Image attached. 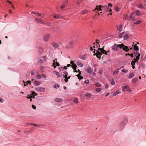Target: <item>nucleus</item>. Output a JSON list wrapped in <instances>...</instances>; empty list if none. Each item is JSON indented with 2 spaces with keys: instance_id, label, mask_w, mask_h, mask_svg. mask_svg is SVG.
Returning <instances> with one entry per match:
<instances>
[{
  "instance_id": "2f4dec72",
  "label": "nucleus",
  "mask_w": 146,
  "mask_h": 146,
  "mask_svg": "<svg viewBox=\"0 0 146 146\" xmlns=\"http://www.w3.org/2000/svg\"><path fill=\"white\" fill-rule=\"evenodd\" d=\"M135 12L136 15L138 16L141 13L140 11L137 10H136L135 11Z\"/></svg>"
},
{
  "instance_id": "b1692460",
  "label": "nucleus",
  "mask_w": 146,
  "mask_h": 146,
  "mask_svg": "<svg viewBox=\"0 0 146 146\" xmlns=\"http://www.w3.org/2000/svg\"><path fill=\"white\" fill-rule=\"evenodd\" d=\"M138 60H136V59L135 58H134L133 59V60L131 62V64L132 66H133V65H135V62H137Z\"/></svg>"
},
{
  "instance_id": "39448f33",
  "label": "nucleus",
  "mask_w": 146,
  "mask_h": 146,
  "mask_svg": "<svg viewBox=\"0 0 146 146\" xmlns=\"http://www.w3.org/2000/svg\"><path fill=\"white\" fill-rule=\"evenodd\" d=\"M102 6L99 5V6H97L95 8V9L94 10V11H95L96 12H97L98 11H101L103 9L102 7Z\"/></svg>"
},
{
  "instance_id": "052dcab7",
  "label": "nucleus",
  "mask_w": 146,
  "mask_h": 146,
  "mask_svg": "<svg viewBox=\"0 0 146 146\" xmlns=\"http://www.w3.org/2000/svg\"><path fill=\"white\" fill-rule=\"evenodd\" d=\"M112 81L111 82V84L112 85H113L115 84V82L112 79Z\"/></svg>"
},
{
  "instance_id": "58836bf2",
  "label": "nucleus",
  "mask_w": 146,
  "mask_h": 146,
  "mask_svg": "<svg viewBox=\"0 0 146 146\" xmlns=\"http://www.w3.org/2000/svg\"><path fill=\"white\" fill-rule=\"evenodd\" d=\"M95 86L98 87H100L101 86V85L100 84L98 83H96L95 84Z\"/></svg>"
},
{
  "instance_id": "f3484780",
  "label": "nucleus",
  "mask_w": 146,
  "mask_h": 146,
  "mask_svg": "<svg viewBox=\"0 0 146 146\" xmlns=\"http://www.w3.org/2000/svg\"><path fill=\"white\" fill-rule=\"evenodd\" d=\"M138 80V79L136 77H135L131 81L133 84H134L136 83Z\"/></svg>"
},
{
  "instance_id": "680f3d73",
  "label": "nucleus",
  "mask_w": 146,
  "mask_h": 146,
  "mask_svg": "<svg viewBox=\"0 0 146 146\" xmlns=\"http://www.w3.org/2000/svg\"><path fill=\"white\" fill-rule=\"evenodd\" d=\"M61 69H62V68H64L65 70H66L67 69V66H64V67H61Z\"/></svg>"
},
{
  "instance_id": "6e6d98bb",
  "label": "nucleus",
  "mask_w": 146,
  "mask_h": 146,
  "mask_svg": "<svg viewBox=\"0 0 146 146\" xmlns=\"http://www.w3.org/2000/svg\"><path fill=\"white\" fill-rule=\"evenodd\" d=\"M31 74L32 75L35 74V72L33 70H31Z\"/></svg>"
},
{
  "instance_id": "c756f323",
  "label": "nucleus",
  "mask_w": 146,
  "mask_h": 146,
  "mask_svg": "<svg viewBox=\"0 0 146 146\" xmlns=\"http://www.w3.org/2000/svg\"><path fill=\"white\" fill-rule=\"evenodd\" d=\"M114 10L118 12L119 11V8L118 7L115 6L114 7Z\"/></svg>"
},
{
  "instance_id": "774afa93",
  "label": "nucleus",
  "mask_w": 146,
  "mask_h": 146,
  "mask_svg": "<svg viewBox=\"0 0 146 146\" xmlns=\"http://www.w3.org/2000/svg\"><path fill=\"white\" fill-rule=\"evenodd\" d=\"M83 78V76H80L78 78H79L80 79V80L82 79Z\"/></svg>"
},
{
  "instance_id": "473e14b6",
  "label": "nucleus",
  "mask_w": 146,
  "mask_h": 146,
  "mask_svg": "<svg viewBox=\"0 0 146 146\" xmlns=\"http://www.w3.org/2000/svg\"><path fill=\"white\" fill-rule=\"evenodd\" d=\"M64 78H65L64 81L66 82H67L68 81V77L67 76H63Z\"/></svg>"
},
{
  "instance_id": "9b49d317",
  "label": "nucleus",
  "mask_w": 146,
  "mask_h": 146,
  "mask_svg": "<svg viewBox=\"0 0 146 146\" xmlns=\"http://www.w3.org/2000/svg\"><path fill=\"white\" fill-rule=\"evenodd\" d=\"M35 20L36 21V22L37 23H40L41 24H43L44 23L42 20L40 19H35Z\"/></svg>"
},
{
  "instance_id": "cd10ccee",
  "label": "nucleus",
  "mask_w": 146,
  "mask_h": 146,
  "mask_svg": "<svg viewBox=\"0 0 146 146\" xmlns=\"http://www.w3.org/2000/svg\"><path fill=\"white\" fill-rule=\"evenodd\" d=\"M74 102L76 104H78V99L77 98H75L73 99Z\"/></svg>"
},
{
  "instance_id": "0e129e2a",
  "label": "nucleus",
  "mask_w": 146,
  "mask_h": 146,
  "mask_svg": "<svg viewBox=\"0 0 146 146\" xmlns=\"http://www.w3.org/2000/svg\"><path fill=\"white\" fill-rule=\"evenodd\" d=\"M37 95V94H36L34 92V91H33L32 92V95Z\"/></svg>"
},
{
  "instance_id": "ea45409f",
  "label": "nucleus",
  "mask_w": 146,
  "mask_h": 146,
  "mask_svg": "<svg viewBox=\"0 0 146 146\" xmlns=\"http://www.w3.org/2000/svg\"><path fill=\"white\" fill-rule=\"evenodd\" d=\"M69 44L70 45V47H72L73 45V42H70L69 43Z\"/></svg>"
},
{
  "instance_id": "f8f14e48",
  "label": "nucleus",
  "mask_w": 146,
  "mask_h": 146,
  "mask_svg": "<svg viewBox=\"0 0 146 146\" xmlns=\"http://www.w3.org/2000/svg\"><path fill=\"white\" fill-rule=\"evenodd\" d=\"M50 37V35L48 34H46L44 35V40L46 41H47Z\"/></svg>"
},
{
  "instance_id": "6ab92c4d",
  "label": "nucleus",
  "mask_w": 146,
  "mask_h": 146,
  "mask_svg": "<svg viewBox=\"0 0 146 146\" xmlns=\"http://www.w3.org/2000/svg\"><path fill=\"white\" fill-rule=\"evenodd\" d=\"M134 75H135L134 73L132 72L129 74V76H128V78H129L131 79L134 76Z\"/></svg>"
},
{
  "instance_id": "09e8293b",
  "label": "nucleus",
  "mask_w": 146,
  "mask_h": 146,
  "mask_svg": "<svg viewBox=\"0 0 146 146\" xmlns=\"http://www.w3.org/2000/svg\"><path fill=\"white\" fill-rule=\"evenodd\" d=\"M53 61H54V62H53V65L54 66V68H56V66L55 65V60H53Z\"/></svg>"
},
{
  "instance_id": "e433bc0d",
  "label": "nucleus",
  "mask_w": 146,
  "mask_h": 146,
  "mask_svg": "<svg viewBox=\"0 0 146 146\" xmlns=\"http://www.w3.org/2000/svg\"><path fill=\"white\" fill-rule=\"evenodd\" d=\"M140 56V54H138V55L136 56V58H135L136 59V60H138L139 59V57Z\"/></svg>"
},
{
  "instance_id": "37998d69",
  "label": "nucleus",
  "mask_w": 146,
  "mask_h": 146,
  "mask_svg": "<svg viewBox=\"0 0 146 146\" xmlns=\"http://www.w3.org/2000/svg\"><path fill=\"white\" fill-rule=\"evenodd\" d=\"M118 72V70H115L113 71V74H115Z\"/></svg>"
},
{
  "instance_id": "9d476101",
  "label": "nucleus",
  "mask_w": 146,
  "mask_h": 146,
  "mask_svg": "<svg viewBox=\"0 0 146 146\" xmlns=\"http://www.w3.org/2000/svg\"><path fill=\"white\" fill-rule=\"evenodd\" d=\"M70 64H72L71 66L72 67L73 69L76 68L77 67V66L76 64H75L72 60H71L70 62Z\"/></svg>"
},
{
  "instance_id": "5fc2aeb1",
  "label": "nucleus",
  "mask_w": 146,
  "mask_h": 146,
  "mask_svg": "<svg viewBox=\"0 0 146 146\" xmlns=\"http://www.w3.org/2000/svg\"><path fill=\"white\" fill-rule=\"evenodd\" d=\"M33 98V96L31 95H30L29 96H27V99H31Z\"/></svg>"
},
{
  "instance_id": "423d86ee",
  "label": "nucleus",
  "mask_w": 146,
  "mask_h": 146,
  "mask_svg": "<svg viewBox=\"0 0 146 146\" xmlns=\"http://www.w3.org/2000/svg\"><path fill=\"white\" fill-rule=\"evenodd\" d=\"M36 89L37 91H38L40 92H43L44 91L45 88H44L39 86L36 88Z\"/></svg>"
},
{
  "instance_id": "338daca9",
  "label": "nucleus",
  "mask_w": 146,
  "mask_h": 146,
  "mask_svg": "<svg viewBox=\"0 0 146 146\" xmlns=\"http://www.w3.org/2000/svg\"><path fill=\"white\" fill-rule=\"evenodd\" d=\"M99 73L100 74H101L102 73V70H100L99 71Z\"/></svg>"
},
{
  "instance_id": "4c0bfd02",
  "label": "nucleus",
  "mask_w": 146,
  "mask_h": 146,
  "mask_svg": "<svg viewBox=\"0 0 146 146\" xmlns=\"http://www.w3.org/2000/svg\"><path fill=\"white\" fill-rule=\"evenodd\" d=\"M64 74H63V76H67L68 74V72L66 71H65L63 72Z\"/></svg>"
},
{
  "instance_id": "72a5a7b5",
  "label": "nucleus",
  "mask_w": 146,
  "mask_h": 146,
  "mask_svg": "<svg viewBox=\"0 0 146 146\" xmlns=\"http://www.w3.org/2000/svg\"><path fill=\"white\" fill-rule=\"evenodd\" d=\"M36 78L37 79H40L42 78L40 74H38L36 76Z\"/></svg>"
},
{
  "instance_id": "a878e982",
  "label": "nucleus",
  "mask_w": 146,
  "mask_h": 146,
  "mask_svg": "<svg viewBox=\"0 0 146 146\" xmlns=\"http://www.w3.org/2000/svg\"><path fill=\"white\" fill-rule=\"evenodd\" d=\"M35 85L36 86H38L40 84V83L38 81H35L34 82Z\"/></svg>"
},
{
  "instance_id": "bf43d9fd",
  "label": "nucleus",
  "mask_w": 146,
  "mask_h": 146,
  "mask_svg": "<svg viewBox=\"0 0 146 146\" xmlns=\"http://www.w3.org/2000/svg\"><path fill=\"white\" fill-rule=\"evenodd\" d=\"M27 85H28V84H31V82L29 81H27L26 82Z\"/></svg>"
},
{
  "instance_id": "7ed1b4c3",
  "label": "nucleus",
  "mask_w": 146,
  "mask_h": 146,
  "mask_svg": "<svg viewBox=\"0 0 146 146\" xmlns=\"http://www.w3.org/2000/svg\"><path fill=\"white\" fill-rule=\"evenodd\" d=\"M53 73L56 75L58 78L60 79H62L63 74H61L60 73L56 71H54Z\"/></svg>"
},
{
  "instance_id": "603ef678",
  "label": "nucleus",
  "mask_w": 146,
  "mask_h": 146,
  "mask_svg": "<svg viewBox=\"0 0 146 146\" xmlns=\"http://www.w3.org/2000/svg\"><path fill=\"white\" fill-rule=\"evenodd\" d=\"M122 72H123L127 73L128 72V70L125 69H123L122 70Z\"/></svg>"
},
{
  "instance_id": "de8ad7c7",
  "label": "nucleus",
  "mask_w": 146,
  "mask_h": 146,
  "mask_svg": "<svg viewBox=\"0 0 146 146\" xmlns=\"http://www.w3.org/2000/svg\"><path fill=\"white\" fill-rule=\"evenodd\" d=\"M141 21L139 20L137 21L136 23H134L135 24H140L141 23Z\"/></svg>"
},
{
  "instance_id": "393cba45",
  "label": "nucleus",
  "mask_w": 146,
  "mask_h": 146,
  "mask_svg": "<svg viewBox=\"0 0 146 146\" xmlns=\"http://www.w3.org/2000/svg\"><path fill=\"white\" fill-rule=\"evenodd\" d=\"M76 64L78 66L80 67H82L83 66V65L82 63L78 61L77 62Z\"/></svg>"
},
{
  "instance_id": "3c124183",
  "label": "nucleus",
  "mask_w": 146,
  "mask_h": 146,
  "mask_svg": "<svg viewBox=\"0 0 146 146\" xmlns=\"http://www.w3.org/2000/svg\"><path fill=\"white\" fill-rule=\"evenodd\" d=\"M41 75L43 78H46L47 77L46 75L45 74H42Z\"/></svg>"
},
{
  "instance_id": "a211bd4d",
  "label": "nucleus",
  "mask_w": 146,
  "mask_h": 146,
  "mask_svg": "<svg viewBox=\"0 0 146 146\" xmlns=\"http://www.w3.org/2000/svg\"><path fill=\"white\" fill-rule=\"evenodd\" d=\"M85 96H86V98L88 99L91 97L92 94L89 93H87L85 94Z\"/></svg>"
},
{
  "instance_id": "2eb2a0df",
  "label": "nucleus",
  "mask_w": 146,
  "mask_h": 146,
  "mask_svg": "<svg viewBox=\"0 0 146 146\" xmlns=\"http://www.w3.org/2000/svg\"><path fill=\"white\" fill-rule=\"evenodd\" d=\"M117 27L119 31L121 32L122 31V25H120L118 26H117Z\"/></svg>"
},
{
  "instance_id": "f704fd0d",
  "label": "nucleus",
  "mask_w": 146,
  "mask_h": 146,
  "mask_svg": "<svg viewBox=\"0 0 146 146\" xmlns=\"http://www.w3.org/2000/svg\"><path fill=\"white\" fill-rule=\"evenodd\" d=\"M124 35V32H123L120 33L119 35V37L120 38H121L123 37V36Z\"/></svg>"
},
{
  "instance_id": "0eeeda50",
  "label": "nucleus",
  "mask_w": 146,
  "mask_h": 146,
  "mask_svg": "<svg viewBox=\"0 0 146 146\" xmlns=\"http://www.w3.org/2000/svg\"><path fill=\"white\" fill-rule=\"evenodd\" d=\"M121 122L125 125H126L128 122V119L127 117H125L123 118Z\"/></svg>"
},
{
  "instance_id": "aec40b11",
  "label": "nucleus",
  "mask_w": 146,
  "mask_h": 146,
  "mask_svg": "<svg viewBox=\"0 0 146 146\" xmlns=\"http://www.w3.org/2000/svg\"><path fill=\"white\" fill-rule=\"evenodd\" d=\"M80 58L84 60H86L87 59L86 56V55H84L83 56H80Z\"/></svg>"
},
{
  "instance_id": "e2e57ef3",
  "label": "nucleus",
  "mask_w": 146,
  "mask_h": 146,
  "mask_svg": "<svg viewBox=\"0 0 146 146\" xmlns=\"http://www.w3.org/2000/svg\"><path fill=\"white\" fill-rule=\"evenodd\" d=\"M54 18H57V19H58L59 18L58 16V15H55L54 16Z\"/></svg>"
},
{
  "instance_id": "c85d7f7f",
  "label": "nucleus",
  "mask_w": 146,
  "mask_h": 146,
  "mask_svg": "<svg viewBox=\"0 0 146 146\" xmlns=\"http://www.w3.org/2000/svg\"><path fill=\"white\" fill-rule=\"evenodd\" d=\"M55 100L56 102H60L62 101V100L60 98H56L55 99Z\"/></svg>"
},
{
  "instance_id": "13d9d810",
  "label": "nucleus",
  "mask_w": 146,
  "mask_h": 146,
  "mask_svg": "<svg viewBox=\"0 0 146 146\" xmlns=\"http://www.w3.org/2000/svg\"><path fill=\"white\" fill-rule=\"evenodd\" d=\"M32 108L33 109L35 110H36V107L35 106H34L33 105H32Z\"/></svg>"
},
{
  "instance_id": "7c9ffc66",
  "label": "nucleus",
  "mask_w": 146,
  "mask_h": 146,
  "mask_svg": "<svg viewBox=\"0 0 146 146\" xmlns=\"http://www.w3.org/2000/svg\"><path fill=\"white\" fill-rule=\"evenodd\" d=\"M120 93V92L119 90L115 92L113 94V95L114 96H115L117 94H119Z\"/></svg>"
},
{
  "instance_id": "49530a36",
  "label": "nucleus",
  "mask_w": 146,
  "mask_h": 146,
  "mask_svg": "<svg viewBox=\"0 0 146 146\" xmlns=\"http://www.w3.org/2000/svg\"><path fill=\"white\" fill-rule=\"evenodd\" d=\"M59 87V85L58 84H55L54 86V87L56 88H58Z\"/></svg>"
},
{
  "instance_id": "bb28decb",
  "label": "nucleus",
  "mask_w": 146,
  "mask_h": 146,
  "mask_svg": "<svg viewBox=\"0 0 146 146\" xmlns=\"http://www.w3.org/2000/svg\"><path fill=\"white\" fill-rule=\"evenodd\" d=\"M36 15H37L39 17H41L42 18L43 17L44 15H43L42 16V15L41 13L38 12L36 13Z\"/></svg>"
},
{
  "instance_id": "f03ea898",
  "label": "nucleus",
  "mask_w": 146,
  "mask_h": 146,
  "mask_svg": "<svg viewBox=\"0 0 146 146\" xmlns=\"http://www.w3.org/2000/svg\"><path fill=\"white\" fill-rule=\"evenodd\" d=\"M119 46L120 49L122 48L123 50L125 51L126 52L129 50L128 46H125L123 43L120 44Z\"/></svg>"
},
{
  "instance_id": "79ce46f5",
  "label": "nucleus",
  "mask_w": 146,
  "mask_h": 146,
  "mask_svg": "<svg viewBox=\"0 0 146 146\" xmlns=\"http://www.w3.org/2000/svg\"><path fill=\"white\" fill-rule=\"evenodd\" d=\"M38 62L40 64H42V62H43V60L41 59H39V60L38 61Z\"/></svg>"
},
{
  "instance_id": "4d7b16f0",
  "label": "nucleus",
  "mask_w": 146,
  "mask_h": 146,
  "mask_svg": "<svg viewBox=\"0 0 146 146\" xmlns=\"http://www.w3.org/2000/svg\"><path fill=\"white\" fill-rule=\"evenodd\" d=\"M56 64V66H60V64L58 63V62H55V64Z\"/></svg>"
},
{
  "instance_id": "a19ab883",
  "label": "nucleus",
  "mask_w": 146,
  "mask_h": 146,
  "mask_svg": "<svg viewBox=\"0 0 146 146\" xmlns=\"http://www.w3.org/2000/svg\"><path fill=\"white\" fill-rule=\"evenodd\" d=\"M128 38V36L127 34H125L124 35V38L126 39Z\"/></svg>"
},
{
  "instance_id": "c03bdc74",
  "label": "nucleus",
  "mask_w": 146,
  "mask_h": 146,
  "mask_svg": "<svg viewBox=\"0 0 146 146\" xmlns=\"http://www.w3.org/2000/svg\"><path fill=\"white\" fill-rule=\"evenodd\" d=\"M86 13L87 11L86 10H84L82 11L81 12V14L83 15Z\"/></svg>"
},
{
  "instance_id": "412c9836",
  "label": "nucleus",
  "mask_w": 146,
  "mask_h": 146,
  "mask_svg": "<svg viewBox=\"0 0 146 146\" xmlns=\"http://www.w3.org/2000/svg\"><path fill=\"white\" fill-rule=\"evenodd\" d=\"M52 46L55 48H57L58 47L59 45L57 43L54 42L52 43Z\"/></svg>"
},
{
  "instance_id": "4be33fe9",
  "label": "nucleus",
  "mask_w": 146,
  "mask_h": 146,
  "mask_svg": "<svg viewBox=\"0 0 146 146\" xmlns=\"http://www.w3.org/2000/svg\"><path fill=\"white\" fill-rule=\"evenodd\" d=\"M67 2V1L64 2V3L61 6V10H63V9L65 8V5L66 4Z\"/></svg>"
},
{
  "instance_id": "4468645a",
  "label": "nucleus",
  "mask_w": 146,
  "mask_h": 146,
  "mask_svg": "<svg viewBox=\"0 0 146 146\" xmlns=\"http://www.w3.org/2000/svg\"><path fill=\"white\" fill-rule=\"evenodd\" d=\"M93 70L90 67H88L86 70V72L88 73H90L92 72Z\"/></svg>"
},
{
  "instance_id": "8fccbe9b",
  "label": "nucleus",
  "mask_w": 146,
  "mask_h": 146,
  "mask_svg": "<svg viewBox=\"0 0 146 146\" xmlns=\"http://www.w3.org/2000/svg\"><path fill=\"white\" fill-rule=\"evenodd\" d=\"M84 82L86 84H88L89 83V80H86Z\"/></svg>"
},
{
  "instance_id": "ddd939ff",
  "label": "nucleus",
  "mask_w": 146,
  "mask_h": 146,
  "mask_svg": "<svg viewBox=\"0 0 146 146\" xmlns=\"http://www.w3.org/2000/svg\"><path fill=\"white\" fill-rule=\"evenodd\" d=\"M102 8L106 11L108 12L109 10V7L106 6H102Z\"/></svg>"
},
{
  "instance_id": "69168bd1",
  "label": "nucleus",
  "mask_w": 146,
  "mask_h": 146,
  "mask_svg": "<svg viewBox=\"0 0 146 146\" xmlns=\"http://www.w3.org/2000/svg\"><path fill=\"white\" fill-rule=\"evenodd\" d=\"M109 87L108 85V84H106L105 86V88H106L107 89Z\"/></svg>"
},
{
  "instance_id": "20e7f679",
  "label": "nucleus",
  "mask_w": 146,
  "mask_h": 146,
  "mask_svg": "<svg viewBox=\"0 0 146 146\" xmlns=\"http://www.w3.org/2000/svg\"><path fill=\"white\" fill-rule=\"evenodd\" d=\"M122 89L123 91H125L126 90L127 91L130 92L131 90L130 89L129 87L127 85H126L122 88Z\"/></svg>"
},
{
  "instance_id": "c9c22d12",
  "label": "nucleus",
  "mask_w": 146,
  "mask_h": 146,
  "mask_svg": "<svg viewBox=\"0 0 146 146\" xmlns=\"http://www.w3.org/2000/svg\"><path fill=\"white\" fill-rule=\"evenodd\" d=\"M101 89L100 88H97L96 89V90L97 92H99L101 91Z\"/></svg>"
},
{
  "instance_id": "864d4df0",
  "label": "nucleus",
  "mask_w": 146,
  "mask_h": 146,
  "mask_svg": "<svg viewBox=\"0 0 146 146\" xmlns=\"http://www.w3.org/2000/svg\"><path fill=\"white\" fill-rule=\"evenodd\" d=\"M81 74V72H79V74L76 75V76H77L78 77V78H79V77L80 76V75Z\"/></svg>"
},
{
  "instance_id": "5701e85b",
  "label": "nucleus",
  "mask_w": 146,
  "mask_h": 146,
  "mask_svg": "<svg viewBox=\"0 0 146 146\" xmlns=\"http://www.w3.org/2000/svg\"><path fill=\"white\" fill-rule=\"evenodd\" d=\"M139 49L138 47L137 46V44H135L134 46L133 49L135 50L138 51L139 50Z\"/></svg>"
},
{
  "instance_id": "f257e3e1",
  "label": "nucleus",
  "mask_w": 146,
  "mask_h": 146,
  "mask_svg": "<svg viewBox=\"0 0 146 146\" xmlns=\"http://www.w3.org/2000/svg\"><path fill=\"white\" fill-rule=\"evenodd\" d=\"M104 46L102 48H99L96 52V53L94 54V55H96L97 58L100 59L101 58L100 57L102 55V54H105L106 55H107L108 54L106 51L104 49Z\"/></svg>"
},
{
  "instance_id": "6e6552de",
  "label": "nucleus",
  "mask_w": 146,
  "mask_h": 146,
  "mask_svg": "<svg viewBox=\"0 0 146 146\" xmlns=\"http://www.w3.org/2000/svg\"><path fill=\"white\" fill-rule=\"evenodd\" d=\"M119 45H120V44L117 45L116 44H115L114 45L112 46V49L114 50H117L118 48L119 47Z\"/></svg>"
},
{
  "instance_id": "dca6fc26",
  "label": "nucleus",
  "mask_w": 146,
  "mask_h": 146,
  "mask_svg": "<svg viewBox=\"0 0 146 146\" xmlns=\"http://www.w3.org/2000/svg\"><path fill=\"white\" fill-rule=\"evenodd\" d=\"M133 13H132L131 15L129 18L127 19L128 21H130L131 20H132V21H133L135 19V18L134 17H133Z\"/></svg>"
},
{
  "instance_id": "a18cd8bd",
  "label": "nucleus",
  "mask_w": 146,
  "mask_h": 146,
  "mask_svg": "<svg viewBox=\"0 0 146 146\" xmlns=\"http://www.w3.org/2000/svg\"><path fill=\"white\" fill-rule=\"evenodd\" d=\"M138 7L140 8H143V6L141 4H139Z\"/></svg>"
},
{
  "instance_id": "1a4fd4ad",
  "label": "nucleus",
  "mask_w": 146,
  "mask_h": 146,
  "mask_svg": "<svg viewBox=\"0 0 146 146\" xmlns=\"http://www.w3.org/2000/svg\"><path fill=\"white\" fill-rule=\"evenodd\" d=\"M125 125L121 122L119 125L118 128L120 130H122L124 128Z\"/></svg>"
}]
</instances>
